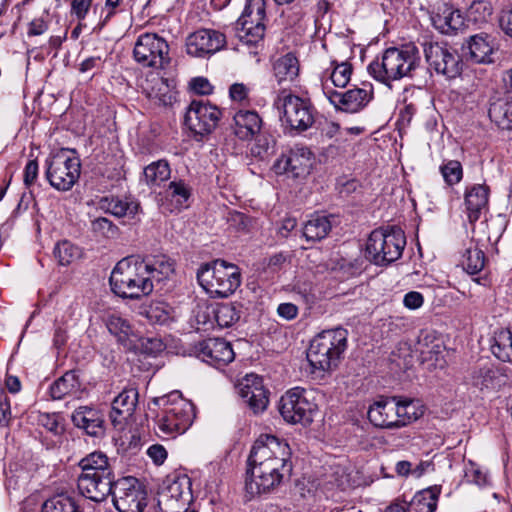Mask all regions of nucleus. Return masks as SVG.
Returning a JSON list of instances; mask_svg holds the SVG:
<instances>
[{"instance_id":"8","label":"nucleus","mask_w":512,"mask_h":512,"mask_svg":"<svg viewBox=\"0 0 512 512\" xmlns=\"http://www.w3.org/2000/svg\"><path fill=\"white\" fill-rule=\"evenodd\" d=\"M405 245V235L400 228L376 229L367 240L366 257L375 265H388L401 257Z\"/></svg>"},{"instance_id":"35","label":"nucleus","mask_w":512,"mask_h":512,"mask_svg":"<svg viewBox=\"0 0 512 512\" xmlns=\"http://www.w3.org/2000/svg\"><path fill=\"white\" fill-rule=\"evenodd\" d=\"M488 35L477 34L468 42L469 58L475 63H491L493 46Z\"/></svg>"},{"instance_id":"32","label":"nucleus","mask_w":512,"mask_h":512,"mask_svg":"<svg viewBox=\"0 0 512 512\" xmlns=\"http://www.w3.org/2000/svg\"><path fill=\"white\" fill-rule=\"evenodd\" d=\"M143 87L146 96L155 104L170 106L175 101V92L168 80L162 77H153Z\"/></svg>"},{"instance_id":"38","label":"nucleus","mask_w":512,"mask_h":512,"mask_svg":"<svg viewBox=\"0 0 512 512\" xmlns=\"http://www.w3.org/2000/svg\"><path fill=\"white\" fill-rule=\"evenodd\" d=\"M80 390V382L74 371L66 372L50 386L51 397L55 400L74 395Z\"/></svg>"},{"instance_id":"25","label":"nucleus","mask_w":512,"mask_h":512,"mask_svg":"<svg viewBox=\"0 0 512 512\" xmlns=\"http://www.w3.org/2000/svg\"><path fill=\"white\" fill-rule=\"evenodd\" d=\"M499 371L491 363H478L473 366L467 377L466 383L479 392H489L501 385Z\"/></svg>"},{"instance_id":"58","label":"nucleus","mask_w":512,"mask_h":512,"mask_svg":"<svg viewBox=\"0 0 512 512\" xmlns=\"http://www.w3.org/2000/svg\"><path fill=\"white\" fill-rule=\"evenodd\" d=\"M423 302V295L417 291L408 292L403 299L404 306L411 310L420 308L423 305Z\"/></svg>"},{"instance_id":"61","label":"nucleus","mask_w":512,"mask_h":512,"mask_svg":"<svg viewBox=\"0 0 512 512\" xmlns=\"http://www.w3.org/2000/svg\"><path fill=\"white\" fill-rule=\"evenodd\" d=\"M277 314L281 318L290 321L297 317L298 307L295 304L289 302L281 303L277 308Z\"/></svg>"},{"instance_id":"40","label":"nucleus","mask_w":512,"mask_h":512,"mask_svg":"<svg viewBox=\"0 0 512 512\" xmlns=\"http://www.w3.org/2000/svg\"><path fill=\"white\" fill-rule=\"evenodd\" d=\"M424 414V407L418 400H397L398 428L406 426Z\"/></svg>"},{"instance_id":"31","label":"nucleus","mask_w":512,"mask_h":512,"mask_svg":"<svg viewBox=\"0 0 512 512\" xmlns=\"http://www.w3.org/2000/svg\"><path fill=\"white\" fill-rule=\"evenodd\" d=\"M272 70L278 85H290L299 75V61L292 53H287L273 62Z\"/></svg>"},{"instance_id":"37","label":"nucleus","mask_w":512,"mask_h":512,"mask_svg":"<svg viewBox=\"0 0 512 512\" xmlns=\"http://www.w3.org/2000/svg\"><path fill=\"white\" fill-rule=\"evenodd\" d=\"M491 352L500 361L512 364V330L500 329L494 332Z\"/></svg>"},{"instance_id":"46","label":"nucleus","mask_w":512,"mask_h":512,"mask_svg":"<svg viewBox=\"0 0 512 512\" xmlns=\"http://www.w3.org/2000/svg\"><path fill=\"white\" fill-rule=\"evenodd\" d=\"M241 311L234 304H222L215 310V320L222 328H228L239 321Z\"/></svg>"},{"instance_id":"23","label":"nucleus","mask_w":512,"mask_h":512,"mask_svg":"<svg viewBox=\"0 0 512 512\" xmlns=\"http://www.w3.org/2000/svg\"><path fill=\"white\" fill-rule=\"evenodd\" d=\"M239 394L254 413L264 411L269 402L262 378L255 374L246 375L242 379Z\"/></svg>"},{"instance_id":"24","label":"nucleus","mask_w":512,"mask_h":512,"mask_svg":"<svg viewBox=\"0 0 512 512\" xmlns=\"http://www.w3.org/2000/svg\"><path fill=\"white\" fill-rule=\"evenodd\" d=\"M327 97L336 109L356 113L369 103L372 97V90L353 88L346 92L330 91Z\"/></svg>"},{"instance_id":"3","label":"nucleus","mask_w":512,"mask_h":512,"mask_svg":"<svg viewBox=\"0 0 512 512\" xmlns=\"http://www.w3.org/2000/svg\"><path fill=\"white\" fill-rule=\"evenodd\" d=\"M79 467L81 473L77 479V487L82 496L101 502L111 495L116 480L106 454L92 452L80 460Z\"/></svg>"},{"instance_id":"14","label":"nucleus","mask_w":512,"mask_h":512,"mask_svg":"<svg viewBox=\"0 0 512 512\" xmlns=\"http://www.w3.org/2000/svg\"><path fill=\"white\" fill-rule=\"evenodd\" d=\"M111 494L113 504L119 512H143L147 506V491L135 477L116 480Z\"/></svg>"},{"instance_id":"28","label":"nucleus","mask_w":512,"mask_h":512,"mask_svg":"<svg viewBox=\"0 0 512 512\" xmlns=\"http://www.w3.org/2000/svg\"><path fill=\"white\" fill-rule=\"evenodd\" d=\"M369 421L378 428H398L397 398L381 399L370 406L368 410Z\"/></svg>"},{"instance_id":"33","label":"nucleus","mask_w":512,"mask_h":512,"mask_svg":"<svg viewBox=\"0 0 512 512\" xmlns=\"http://www.w3.org/2000/svg\"><path fill=\"white\" fill-rule=\"evenodd\" d=\"M98 205L102 211L110 213L116 217H133L139 208L138 202L128 199H121L115 196L101 198Z\"/></svg>"},{"instance_id":"57","label":"nucleus","mask_w":512,"mask_h":512,"mask_svg":"<svg viewBox=\"0 0 512 512\" xmlns=\"http://www.w3.org/2000/svg\"><path fill=\"white\" fill-rule=\"evenodd\" d=\"M147 455L152 459L154 464L162 465L167 458V451L162 445L153 444L147 449Z\"/></svg>"},{"instance_id":"22","label":"nucleus","mask_w":512,"mask_h":512,"mask_svg":"<svg viewBox=\"0 0 512 512\" xmlns=\"http://www.w3.org/2000/svg\"><path fill=\"white\" fill-rule=\"evenodd\" d=\"M199 358L211 366L220 368L233 361L235 353L229 342L221 338H209L200 343Z\"/></svg>"},{"instance_id":"53","label":"nucleus","mask_w":512,"mask_h":512,"mask_svg":"<svg viewBox=\"0 0 512 512\" xmlns=\"http://www.w3.org/2000/svg\"><path fill=\"white\" fill-rule=\"evenodd\" d=\"M492 9L490 4L484 0H477L472 2L468 9V15L475 22L486 21L491 15Z\"/></svg>"},{"instance_id":"51","label":"nucleus","mask_w":512,"mask_h":512,"mask_svg":"<svg viewBox=\"0 0 512 512\" xmlns=\"http://www.w3.org/2000/svg\"><path fill=\"white\" fill-rule=\"evenodd\" d=\"M37 423L47 431L58 435L63 431L60 423V416L57 413L40 412L37 415Z\"/></svg>"},{"instance_id":"64","label":"nucleus","mask_w":512,"mask_h":512,"mask_svg":"<svg viewBox=\"0 0 512 512\" xmlns=\"http://www.w3.org/2000/svg\"><path fill=\"white\" fill-rule=\"evenodd\" d=\"M89 6V0H73L72 11L79 19H83L88 12Z\"/></svg>"},{"instance_id":"4","label":"nucleus","mask_w":512,"mask_h":512,"mask_svg":"<svg viewBox=\"0 0 512 512\" xmlns=\"http://www.w3.org/2000/svg\"><path fill=\"white\" fill-rule=\"evenodd\" d=\"M420 59L419 50L413 44L389 47L367 69L375 80L390 87L392 82L410 77L419 66Z\"/></svg>"},{"instance_id":"50","label":"nucleus","mask_w":512,"mask_h":512,"mask_svg":"<svg viewBox=\"0 0 512 512\" xmlns=\"http://www.w3.org/2000/svg\"><path fill=\"white\" fill-rule=\"evenodd\" d=\"M92 231L104 238H116L119 234L118 227L109 219L104 217L96 218L91 223Z\"/></svg>"},{"instance_id":"36","label":"nucleus","mask_w":512,"mask_h":512,"mask_svg":"<svg viewBox=\"0 0 512 512\" xmlns=\"http://www.w3.org/2000/svg\"><path fill=\"white\" fill-rule=\"evenodd\" d=\"M331 228L328 216L315 214L304 224L302 234L307 242H317L324 239Z\"/></svg>"},{"instance_id":"26","label":"nucleus","mask_w":512,"mask_h":512,"mask_svg":"<svg viewBox=\"0 0 512 512\" xmlns=\"http://www.w3.org/2000/svg\"><path fill=\"white\" fill-rule=\"evenodd\" d=\"M161 205L170 212H180L189 207L192 188L184 180H173L160 192Z\"/></svg>"},{"instance_id":"45","label":"nucleus","mask_w":512,"mask_h":512,"mask_svg":"<svg viewBox=\"0 0 512 512\" xmlns=\"http://www.w3.org/2000/svg\"><path fill=\"white\" fill-rule=\"evenodd\" d=\"M42 512H80V509L73 497L62 494L45 501Z\"/></svg>"},{"instance_id":"56","label":"nucleus","mask_w":512,"mask_h":512,"mask_svg":"<svg viewBox=\"0 0 512 512\" xmlns=\"http://www.w3.org/2000/svg\"><path fill=\"white\" fill-rule=\"evenodd\" d=\"M332 484L335 485L338 489L344 491L350 487H352V482L350 475L346 472L345 469L338 467L333 475Z\"/></svg>"},{"instance_id":"59","label":"nucleus","mask_w":512,"mask_h":512,"mask_svg":"<svg viewBox=\"0 0 512 512\" xmlns=\"http://www.w3.org/2000/svg\"><path fill=\"white\" fill-rule=\"evenodd\" d=\"M38 176V162L37 160H30L24 169V184L30 187L37 179Z\"/></svg>"},{"instance_id":"42","label":"nucleus","mask_w":512,"mask_h":512,"mask_svg":"<svg viewBox=\"0 0 512 512\" xmlns=\"http://www.w3.org/2000/svg\"><path fill=\"white\" fill-rule=\"evenodd\" d=\"M106 327L123 344L133 335V328L129 321L117 314L107 316Z\"/></svg>"},{"instance_id":"5","label":"nucleus","mask_w":512,"mask_h":512,"mask_svg":"<svg viewBox=\"0 0 512 512\" xmlns=\"http://www.w3.org/2000/svg\"><path fill=\"white\" fill-rule=\"evenodd\" d=\"M153 403L162 407L157 416V433L163 438H173L184 433L193 423L195 407L184 399L178 391L153 399Z\"/></svg>"},{"instance_id":"12","label":"nucleus","mask_w":512,"mask_h":512,"mask_svg":"<svg viewBox=\"0 0 512 512\" xmlns=\"http://www.w3.org/2000/svg\"><path fill=\"white\" fill-rule=\"evenodd\" d=\"M167 41L155 33L141 34L134 46L135 61L143 67L164 69L170 64Z\"/></svg>"},{"instance_id":"21","label":"nucleus","mask_w":512,"mask_h":512,"mask_svg":"<svg viewBox=\"0 0 512 512\" xmlns=\"http://www.w3.org/2000/svg\"><path fill=\"white\" fill-rule=\"evenodd\" d=\"M139 400V392L136 386L129 385L113 399L109 418L112 425L122 429L134 416Z\"/></svg>"},{"instance_id":"30","label":"nucleus","mask_w":512,"mask_h":512,"mask_svg":"<svg viewBox=\"0 0 512 512\" xmlns=\"http://www.w3.org/2000/svg\"><path fill=\"white\" fill-rule=\"evenodd\" d=\"M234 134L244 141L252 140L259 134L262 120L257 112L250 110H239L233 117Z\"/></svg>"},{"instance_id":"1","label":"nucleus","mask_w":512,"mask_h":512,"mask_svg":"<svg viewBox=\"0 0 512 512\" xmlns=\"http://www.w3.org/2000/svg\"><path fill=\"white\" fill-rule=\"evenodd\" d=\"M289 444L274 435H260L248 457L246 491L252 497L275 490L292 472Z\"/></svg>"},{"instance_id":"39","label":"nucleus","mask_w":512,"mask_h":512,"mask_svg":"<svg viewBox=\"0 0 512 512\" xmlns=\"http://www.w3.org/2000/svg\"><path fill=\"white\" fill-rule=\"evenodd\" d=\"M488 115L503 130L512 129V102L498 99L490 104Z\"/></svg>"},{"instance_id":"55","label":"nucleus","mask_w":512,"mask_h":512,"mask_svg":"<svg viewBox=\"0 0 512 512\" xmlns=\"http://www.w3.org/2000/svg\"><path fill=\"white\" fill-rule=\"evenodd\" d=\"M466 478L469 482L474 483L479 487H484L489 484L487 474L474 465H471V468L467 470Z\"/></svg>"},{"instance_id":"10","label":"nucleus","mask_w":512,"mask_h":512,"mask_svg":"<svg viewBox=\"0 0 512 512\" xmlns=\"http://www.w3.org/2000/svg\"><path fill=\"white\" fill-rule=\"evenodd\" d=\"M265 0H249L235 24L236 36L245 45H257L266 30Z\"/></svg>"},{"instance_id":"49","label":"nucleus","mask_w":512,"mask_h":512,"mask_svg":"<svg viewBox=\"0 0 512 512\" xmlns=\"http://www.w3.org/2000/svg\"><path fill=\"white\" fill-rule=\"evenodd\" d=\"M440 172L444 181L452 186L459 183L463 177L462 165L459 161L450 160L440 166Z\"/></svg>"},{"instance_id":"27","label":"nucleus","mask_w":512,"mask_h":512,"mask_svg":"<svg viewBox=\"0 0 512 512\" xmlns=\"http://www.w3.org/2000/svg\"><path fill=\"white\" fill-rule=\"evenodd\" d=\"M71 420L76 427L90 436L99 437L104 434V416L93 406H79L72 413Z\"/></svg>"},{"instance_id":"48","label":"nucleus","mask_w":512,"mask_h":512,"mask_svg":"<svg viewBox=\"0 0 512 512\" xmlns=\"http://www.w3.org/2000/svg\"><path fill=\"white\" fill-rule=\"evenodd\" d=\"M331 65L333 67L332 72L329 75L332 83L336 87H345L351 78L352 74V66L348 62L337 63L336 61H332Z\"/></svg>"},{"instance_id":"63","label":"nucleus","mask_w":512,"mask_h":512,"mask_svg":"<svg viewBox=\"0 0 512 512\" xmlns=\"http://www.w3.org/2000/svg\"><path fill=\"white\" fill-rule=\"evenodd\" d=\"M48 29V23L44 21L42 18L34 19L30 22L28 28L29 36H38L45 33Z\"/></svg>"},{"instance_id":"16","label":"nucleus","mask_w":512,"mask_h":512,"mask_svg":"<svg viewBox=\"0 0 512 512\" xmlns=\"http://www.w3.org/2000/svg\"><path fill=\"white\" fill-rule=\"evenodd\" d=\"M425 59L430 68L447 78H456L461 74L462 61L458 53L447 44L425 42L423 44Z\"/></svg>"},{"instance_id":"60","label":"nucleus","mask_w":512,"mask_h":512,"mask_svg":"<svg viewBox=\"0 0 512 512\" xmlns=\"http://www.w3.org/2000/svg\"><path fill=\"white\" fill-rule=\"evenodd\" d=\"M191 89L200 95H208L212 92V86L206 78L197 77L190 83Z\"/></svg>"},{"instance_id":"52","label":"nucleus","mask_w":512,"mask_h":512,"mask_svg":"<svg viewBox=\"0 0 512 512\" xmlns=\"http://www.w3.org/2000/svg\"><path fill=\"white\" fill-rule=\"evenodd\" d=\"M321 135L328 139L336 138L335 141L338 142L342 152H345L346 147L350 146V143H347V139L344 137V133L341 131L338 123L326 122L321 129Z\"/></svg>"},{"instance_id":"11","label":"nucleus","mask_w":512,"mask_h":512,"mask_svg":"<svg viewBox=\"0 0 512 512\" xmlns=\"http://www.w3.org/2000/svg\"><path fill=\"white\" fill-rule=\"evenodd\" d=\"M311 393L301 387L288 390L280 399L279 412L283 419L291 424L307 425L313 421L317 405Z\"/></svg>"},{"instance_id":"7","label":"nucleus","mask_w":512,"mask_h":512,"mask_svg":"<svg viewBox=\"0 0 512 512\" xmlns=\"http://www.w3.org/2000/svg\"><path fill=\"white\" fill-rule=\"evenodd\" d=\"M197 280L211 297L227 298L239 288L241 274L234 264L217 259L199 267Z\"/></svg>"},{"instance_id":"17","label":"nucleus","mask_w":512,"mask_h":512,"mask_svg":"<svg viewBox=\"0 0 512 512\" xmlns=\"http://www.w3.org/2000/svg\"><path fill=\"white\" fill-rule=\"evenodd\" d=\"M221 111L203 99H194L189 104L184 118L185 125L196 135H207L218 125Z\"/></svg>"},{"instance_id":"9","label":"nucleus","mask_w":512,"mask_h":512,"mask_svg":"<svg viewBox=\"0 0 512 512\" xmlns=\"http://www.w3.org/2000/svg\"><path fill=\"white\" fill-rule=\"evenodd\" d=\"M274 106L280 112L282 122L299 132L308 130L315 121V109L310 100L301 98L286 88L279 90Z\"/></svg>"},{"instance_id":"41","label":"nucleus","mask_w":512,"mask_h":512,"mask_svg":"<svg viewBox=\"0 0 512 512\" xmlns=\"http://www.w3.org/2000/svg\"><path fill=\"white\" fill-rule=\"evenodd\" d=\"M142 314L150 323L164 325L172 319V308L165 302H152L143 308Z\"/></svg>"},{"instance_id":"18","label":"nucleus","mask_w":512,"mask_h":512,"mask_svg":"<svg viewBox=\"0 0 512 512\" xmlns=\"http://www.w3.org/2000/svg\"><path fill=\"white\" fill-rule=\"evenodd\" d=\"M312 163V152L307 147L295 146L276 159L273 171L277 175L301 178L309 174Z\"/></svg>"},{"instance_id":"29","label":"nucleus","mask_w":512,"mask_h":512,"mask_svg":"<svg viewBox=\"0 0 512 512\" xmlns=\"http://www.w3.org/2000/svg\"><path fill=\"white\" fill-rule=\"evenodd\" d=\"M489 187L485 184H474L465 192V206L470 223L480 219L483 211L488 209Z\"/></svg>"},{"instance_id":"19","label":"nucleus","mask_w":512,"mask_h":512,"mask_svg":"<svg viewBox=\"0 0 512 512\" xmlns=\"http://www.w3.org/2000/svg\"><path fill=\"white\" fill-rule=\"evenodd\" d=\"M226 45V36L217 30L200 29L191 33L186 39V51L194 57L212 55Z\"/></svg>"},{"instance_id":"43","label":"nucleus","mask_w":512,"mask_h":512,"mask_svg":"<svg viewBox=\"0 0 512 512\" xmlns=\"http://www.w3.org/2000/svg\"><path fill=\"white\" fill-rule=\"evenodd\" d=\"M171 170L167 161L159 160L144 169L145 181L149 186H158L170 178Z\"/></svg>"},{"instance_id":"62","label":"nucleus","mask_w":512,"mask_h":512,"mask_svg":"<svg viewBox=\"0 0 512 512\" xmlns=\"http://www.w3.org/2000/svg\"><path fill=\"white\" fill-rule=\"evenodd\" d=\"M165 348L163 342L157 338H148L142 343V349L149 355H157Z\"/></svg>"},{"instance_id":"44","label":"nucleus","mask_w":512,"mask_h":512,"mask_svg":"<svg viewBox=\"0 0 512 512\" xmlns=\"http://www.w3.org/2000/svg\"><path fill=\"white\" fill-rule=\"evenodd\" d=\"M462 266L469 274H477L485 264L484 252L476 245L471 244L462 256Z\"/></svg>"},{"instance_id":"15","label":"nucleus","mask_w":512,"mask_h":512,"mask_svg":"<svg viewBox=\"0 0 512 512\" xmlns=\"http://www.w3.org/2000/svg\"><path fill=\"white\" fill-rule=\"evenodd\" d=\"M190 486L187 476L168 480L158 492V512H186L192 502Z\"/></svg>"},{"instance_id":"13","label":"nucleus","mask_w":512,"mask_h":512,"mask_svg":"<svg viewBox=\"0 0 512 512\" xmlns=\"http://www.w3.org/2000/svg\"><path fill=\"white\" fill-rule=\"evenodd\" d=\"M47 163L46 178L57 190L71 189L80 176V160L70 156L67 150L56 153Z\"/></svg>"},{"instance_id":"20","label":"nucleus","mask_w":512,"mask_h":512,"mask_svg":"<svg viewBox=\"0 0 512 512\" xmlns=\"http://www.w3.org/2000/svg\"><path fill=\"white\" fill-rule=\"evenodd\" d=\"M425 9L432 25L441 33L449 34L463 24L460 11L444 0H428Z\"/></svg>"},{"instance_id":"2","label":"nucleus","mask_w":512,"mask_h":512,"mask_svg":"<svg viewBox=\"0 0 512 512\" xmlns=\"http://www.w3.org/2000/svg\"><path fill=\"white\" fill-rule=\"evenodd\" d=\"M174 262L164 255L141 259L136 256L120 260L110 275L112 291L123 298L137 299L149 295L154 285L169 279Z\"/></svg>"},{"instance_id":"6","label":"nucleus","mask_w":512,"mask_h":512,"mask_svg":"<svg viewBox=\"0 0 512 512\" xmlns=\"http://www.w3.org/2000/svg\"><path fill=\"white\" fill-rule=\"evenodd\" d=\"M348 332L338 327L318 333L310 342L307 360L313 373L335 369L347 348Z\"/></svg>"},{"instance_id":"47","label":"nucleus","mask_w":512,"mask_h":512,"mask_svg":"<svg viewBox=\"0 0 512 512\" xmlns=\"http://www.w3.org/2000/svg\"><path fill=\"white\" fill-rule=\"evenodd\" d=\"M53 253L58 263L63 266L71 264L80 257L79 248L67 240L57 243Z\"/></svg>"},{"instance_id":"54","label":"nucleus","mask_w":512,"mask_h":512,"mask_svg":"<svg viewBox=\"0 0 512 512\" xmlns=\"http://www.w3.org/2000/svg\"><path fill=\"white\" fill-rule=\"evenodd\" d=\"M11 421V405L7 394L0 390V426L7 427Z\"/></svg>"},{"instance_id":"34","label":"nucleus","mask_w":512,"mask_h":512,"mask_svg":"<svg viewBox=\"0 0 512 512\" xmlns=\"http://www.w3.org/2000/svg\"><path fill=\"white\" fill-rule=\"evenodd\" d=\"M440 492L441 488L438 486H431L429 488L418 491L407 506V511L434 512L437 508Z\"/></svg>"}]
</instances>
